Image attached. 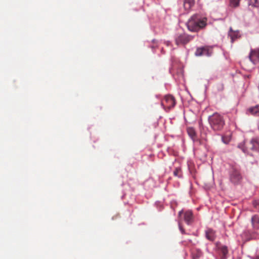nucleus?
<instances>
[{"instance_id": "nucleus-4", "label": "nucleus", "mask_w": 259, "mask_h": 259, "mask_svg": "<svg viewBox=\"0 0 259 259\" xmlns=\"http://www.w3.org/2000/svg\"><path fill=\"white\" fill-rule=\"evenodd\" d=\"M249 57L254 64L258 63L259 62V49L251 50Z\"/></svg>"}, {"instance_id": "nucleus-1", "label": "nucleus", "mask_w": 259, "mask_h": 259, "mask_svg": "<svg viewBox=\"0 0 259 259\" xmlns=\"http://www.w3.org/2000/svg\"><path fill=\"white\" fill-rule=\"evenodd\" d=\"M207 19L205 17L195 15L191 17L187 23L188 29L191 31H198L206 25Z\"/></svg>"}, {"instance_id": "nucleus-17", "label": "nucleus", "mask_w": 259, "mask_h": 259, "mask_svg": "<svg viewBox=\"0 0 259 259\" xmlns=\"http://www.w3.org/2000/svg\"><path fill=\"white\" fill-rule=\"evenodd\" d=\"M203 49V56H209L211 54V52L210 51L209 49L205 48H202Z\"/></svg>"}, {"instance_id": "nucleus-15", "label": "nucleus", "mask_w": 259, "mask_h": 259, "mask_svg": "<svg viewBox=\"0 0 259 259\" xmlns=\"http://www.w3.org/2000/svg\"><path fill=\"white\" fill-rule=\"evenodd\" d=\"M240 0H230V6L236 8L239 6Z\"/></svg>"}, {"instance_id": "nucleus-3", "label": "nucleus", "mask_w": 259, "mask_h": 259, "mask_svg": "<svg viewBox=\"0 0 259 259\" xmlns=\"http://www.w3.org/2000/svg\"><path fill=\"white\" fill-rule=\"evenodd\" d=\"M161 104L162 105H165L167 108H170L175 106V101L172 96L167 95L165 97Z\"/></svg>"}, {"instance_id": "nucleus-9", "label": "nucleus", "mask_w": 259, "mask_h": 259, "mask_svg": "<svg viewBox=\"0 0 259 259\" xmlns=\"http://www.w3.org/2000/svg\"><path fill=\"white\" fill-rule=\"evenodd\" d=\"M194 4V0H185L184 8L187 11H189Z\"/></svg>"}, {"instance_id": "nucleus-14", "label": "nucleus", "mask_w": 259, "mask_h": 259, "mask_svg": "<svg viewBox=\"0 0 259 259\" xmlns=\"http://www.w3.org/2000/svg\"><path fill=\"white\" fill-rule=\"evenodd\" d=\"M229 35L231 37V40L233 42L236 38L239 36L240 34L238 31H231Z\"/></svg>"}, {"instance_id": "nucleus-8", "label": "nucleus", "mask_w": 259, "mask_h": 259, "mask_svg": "<svg viewBox=\"0 0 259 259\" xmlns=\"http://www.w3.org/2000/svg\"><path fill=\"white\" fill-rule=\"evenodd\" d=\"M247 113L248 114H251L254 116H259V105H256L254 107L249 108L247 110Z\"/></svg>"}, {"instance_id": "nucleus-7", "label": "nucleus", "mask_w": 259, "mask_h": 259, "mask_svg": "<svg viewBox=\"0 0 259 259\" xmlns=\"http://www.w3.org/2000/svg\"><path fill=\"white\" fill-rule=\"evenodd\" d=\"M187 133L194 143H198L199 144H201L200 141L196 138V132L193 128L188 127L187 128Z\"/></svg>"}, {"instance_id": "nucleus-23", "label": "nucleus", "mask_w": 259, "mask_h": 259, "mask_svg": "<svg viewBox=\"0 0 259 259\" xmlns=\"http://www.w3.org/2000/svg\"><path fill=\"white\" fill-rule=\"evenodd\" d=\"M253 259H259V255H257L255 258H254Z\"/></svg>"}, {"instance_id": "nucleus-13", "label": "nucleus", "mask_w": 259, "mask_h": 259, "mask_svg": "<svg viewBox=\"0 0 259 259\" xmlns=\"http://www.w3.org/2000/svg\"><path fill=\"white\" fill-rule=\"evenodd\" d=\"M192 220V212L191 211L188 210L185 213V221L189 224Z\"/></svg>"}, {"instance_id": "nucleus-22", "label": "nucleus", "mask_w": 259, "mask_h": 259, "mask_svg": "<svg viewBox=\"0 0 259 259\" xmlns=\"http://www.w3.org/2000/svg\"><path fill=\"white\" fill-rule=\"evenodd\" d=\"M182 212H183V211H182V210L180 211L179 212V215H181V214H182Z\"/></svg>"}, {"instance_id": "nucleus-19", "label": "nucleus", "mask_w": 259, "mask_h": 259, "mask_svg": "<svg viewBox=\"0 0 259 259\" xmlns=\"http://www.w3.org/2000/svg\"><path fill=\"white\" fill-rule=\"evenodd\" d=\"M203 49L202 48H198L195 52V55L197 56H203Z\"/></svg>"}, {"instance_id": "nucleus-6", "label": "nucleus", "mask_w": 259, "mask_h": 259, "mask_svg": "<svg viewBox=\"0 0 259 259\" xmlns=\"http://www.w3.org/2000/svg\"><path fill=\"white\" fill-rule=\"evenodd\" d=\"M190 37L185 34H182L176 38V42L178 45H184L189 41Z\"/></svg>"}, {"instance_id": "nucleus-10", "label": "nucleus", "mask_w": 259, "mask_h": 259, "mask_svg": "<svg viewBox=\"0 0 259 259\" xmlns=\"http://www.w3.org/2000/svg\"><path fill=\"white\" fill-rule=\"evenodd\" d=\"M205 234L206 238L209 240L213 241L215 239V233L212 229H207L205 231Z\"/></svg>"}, {"instance_id": "nucleus-16", "label": "nucleus", "mask_w": 259, "mask_h": 259, "mask_svg": "<svg viewBox=\"0 0 259 259\" xmlns=\"http://www.w3.org/2000/svg\"><path fill=\"white\" fill-rule=\"evenodd\" d=\"M231 139L230 135L222 137V141L225 144H228Z\"/></svg>"}, {"instance_id": "nucleus-12", "label": "nucleus", "mask_w": 259, "mask_h": 259, "mask_svg": "<svg viewBox=\"0 0 259 259\" xmlns=\"http://www.w3.org/2000/svg\"><path fill=\"white\" fill-rule=\"evenodd\" d=\"M251 144L252 145L251 148L253 150H259V141L257 138H254L251 141Z\"/></svg>"}, {"instance_id": "nucleus-11", "label": "nucleus", "mask_w": 259, "mask_h": 259, "mask_svg": "<svg viewBox=\"0 0 259 259\" xmlns=\"http://www.w3.org/2000/svg\"><path fill=\"white\" fill-rule=\"evenodd\" d=\"M251 220L254 228L259 229V216L257 215H254Z\"/></svg>"}, {"instance_id": "nucleus-21", "label": "nucleus", "mask_w": 259, "mask_h": 259, "mask_svg": "<svg viewBox=\"0 0 259 259\" xmlns=\"http://www.w3.org/2000/svg\"><path fill=\"white\" fill-rule=\"evenodd\" d=\"M179 228H180V230H181V232L182 233H184V230L182 229V227H181V225L180 224V223L179 224Z\"/></svg>"}, {"instance_id": "nucleus-2", "label": "nucleus", "mask_w": 259, "mask_h": 259, "mask_svg": "<svg viewBox=\"0 0 259 259\" xmlns=\"http://www.w3.org/2000/svg\"><path fill=\"white\" fill-rule=\"evenodd\" d=\"M209 124L214 131L221 130L225 124L223 117L218 113H214L208 118Z\"/></svg>"}, {"instance_id": "nucleus-5", "label": "nucleus", "mask_w": 259, "mask_h": 259, "mask_svg": "<svg viewBox=\"0 0 259 259\" xmlns=\"http://www.w3.org/2000/svg\"><path fill=\"white\" fill-rule=\"evenodd\" d=\"M231 181L234 183H237L241 179V176L238 170L233 169L230 174Z\"/></svg>"}, {"instance_id": "nucleus-18", "label": "nucleus", "mask_w": 259, "mask_h": 259, "mask_svg": "<svg viewBox=\"0 0 259 259\" xmlns=\"http://www.w3.org/2000/svg\"><path fill=\"white\" fill-rule=\"evenodd\" d=\"M248 4L249 6H251L253 7H257L258 6L257 0H249Z\"/></svg>"}, {"instance_id": "nucleus-20", "label": "nucleus", "mask_w": 259, "mask_h": 259, "mask_svg": "<svg viewBox=\"0 0 259 259\" xmlns=\"http://www.w3.org/2000/svg\"><path fill=\"white\" fill-rule=\"evenodd\" d=\"M221 251L224 256H225L228 253V249L226 246H222L221 248Z\"/></svg>"}]
</instances>
